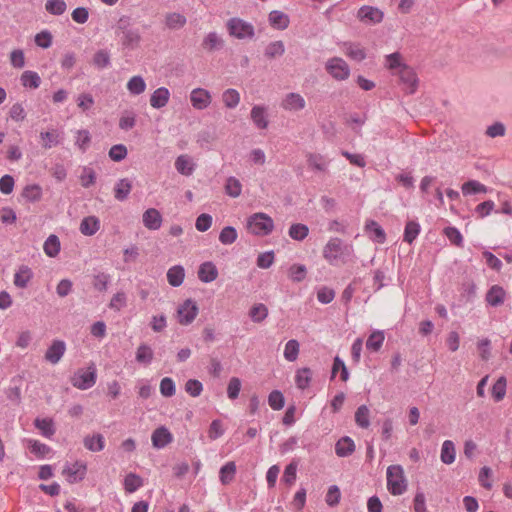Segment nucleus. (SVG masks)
I'll use <instances>...</instances> for the list:
<instances>
[{
	"mask_svg": "<svg viewBox=\"0 0 512 512\" xmlns=\"http://www.w3.org/2000/svg\"><path fill=\"white\" fill-rule=\"evenodd\" d=\"M218 277L217 267L213 262L207 261L202 263L198 269V278L203 283H211Z\"/></svg>",
	"mask_w": 512,
	"mask_h": 512,
	"instance_id": "obj_16",
	"label": "nucleus"
},
{
	"mask_svg": "<svg viewBox=\"0 0 512 512\" xmlns=\"http://www.w3.org/2000/svg\"><path fill=\"white\" fill-rule=\"evenodd\" d=\"M175 168L180 174L184 176L192 175L195 170L194 164L192 163L190 157L187 155H180L176 158Z\"/></svg>",
	"mask_w": 512,
	"mask_h": 512,
	"instance_id": "obj_33",
	"label": "nucleus"
},
{
	"mask_svg": "<svg viewBox=\"0 0 512 512\" xmlns=\"http://www.w3.org/2000/svg\"><path fill=\"white\" fill-rule=\"evenodd\" d=\"M211 94L204 88H195L190 93V101L192 106L197 110L207 108L211 103Z\"/></svg>",
	"mask_w": 512,
	"mask_h": 512,
	"instance_id": "obj_13",
	"label": "nucleus"
},
{
	"mask_svg": "<svg viewBox=\"0 0 512 512\" xmlns=\"http://www.w3.org/2000/svg\"><path fill=\"white\" fill-rule=\"evenodd\" d=\"M143 486V479L135 474L129 473L124 479V489L127 493H133Z\"/></svg>",
	"mask_w": 512,
	"mask_h": 512,
	"instance_id": "obj_45",
	"label": "nucleus"
},
{
	"mask_svg": "<svg viewBox=\"0 0 512 512\" xmlns=\"http://www.w3.org/2000/svg\"><path fill=\"white\" fill-rule=\"evenodd\" d=\"M299 342L295 339L289 340L284 349V357L287 361L293 362L297 359L299 354Z\"/></svg>",
	"mask_w": 512,
	"mask_h": 512,
	"instance_id": "obj_59",
	"label": "nucleus"
},
{
	"mask_svg": "<svg viewBox=\"0 0 512 512\" xmlns=\"http://www.w3.org/2000/svg\"><path fill=\"white\" fill-rule=\"evenodd\" d=\"M507 380L500 376L492 386L491 394L495 402H500L506 395Z\"/></svg>",
	"mask_w": 512,
	"mask_h": 512,
	"instance_id": "obj_38",
	"label": "nucleus"
},
{
	"mask_svg": "<svg viewBox=\"0 0 512 512\" xmlns=\"http://www.w3.org/2000/svg\"><path fill=\"white\" fill-rule=\"evenodd\" d=\"M225 192L230 197L237 198L241 195L242 184L236 177L230 176L226 180Z\"/></svg>",
	"mask_w": 512,
	"mask_h": 512,
	"instance_id": "obj_48",
	"label": "nucleus"
},
{
	"mask_svg": "<svg viewBox=\"0 0 512 512\" xmlns=\"http://www.w3.org/2000/svg\"><path fill=\"white\" fill-rule=\"evenodd\" d=\"M235 475L236 464L233 461H229L220 468L219 480L221 484L228 485L234 480Z\"/></svg>",
	"mask_w": 512,
	"mask_h": 512,
	"instance_id": "obj_34",
	"label": "nucleus"
},
{
	"mask_svg": "<svg viewBox=\"0 0 512 512\" xmlns=\"http://www.w3.org/2000/svg\"><path fill=\"white\" fill-rule=\"evenodd\" d=\"M249 316L253 322L260 323L268 316V309L262 303L255 304L251 307Z\"/></svg>",
	"mask_w": 512,
	"mask_h": 512,
	"instance_id": "obj_55",
	"label": "nucleus"
},
{
	"mask_svg": "<svg viewBox=\"0 0 512 512\" xmlns=\"http://www.w3.org/2000/svg\"><path fill=\"white\" fill-rule=\"evenodd\" d=\"M387 489L394 496L402 495L407 490V480L401 465H390L386 472Z\"/></svg>",
	"mask_w": 512,
	"mask_h": 512,
	"instance_id": "obj_3",
	"label": "nucleus"
},
{
	"mask_svg": "<svg viewBox=\"0 0 512 512\" xmlns=\"http://www.w3.org/2000/svg\"><path fill=\"white\" fill-rule=\"evenodd\" d=\"M455 445L451 440H445L442 444L440 459L444 464L450 465L455 461Z\"/></svg>",
	"mask_w": 512,
	"mask_h": 512,
	"instance_id": "obj_35",
	"label": "nucleus"
},
{
	"mask_svg": "<svg viewBox=\"0 0 512 512\" xmlns=\"http://www.w3.org/2000/svg\"><path fill=\"white\" fill-rule=\"evenodd\" d=\"M186 24V18L180 13H169L166 16V26L170 29H178Z\"/></svg>",
	"mask_w": 512,
	"mask_h": 512,
	"instance_id": "obj_63",
	"label": "nucleus"
},
{
	"mask_svg": "<svg viewBox=\"0 0 512 512\" xmlns=\"http://www.w3.org/2000/svg\"><path fill=\"white\" fill-rule=\"evenodd\" d=\"M185 278V270L181 265H175L167 271V281L172 287H179L182 285Z\"/></svg>",
	"mask_w": 512,
	"mask_h": 512,
	"instance_id": "obj_26",
	"label": "nucleus"
},
{
	"mask_svg": "<svg viewBox=\"0 0 512 512\" xmlns=\"http://www.w3.org/2000/svg\"><path fill=\"white\" fill-rule=\"evenodd\" d=\"M268 21L269 24L277 30H285L290 23L289 16L280 10L271 11L268 16Z\"/></svg>",
	"mask_w": 512,
	"mask_h": 512,
	"instance_id": "obj_21",
	"label": "nucleus"
},
{
	"mask_svg": "<svg viewBox=\"0 0 512 512\" xmlns=\"http://www.w3.org/2000/svg\"><path fill=\"white\" fill-rule=\"evenodd\" d=\"M96 380V368L92 363L87 370L78 369L71 377V384L77 389L87 390L95 385Z\"/></svg>",
	"mask_w": 512,
	"mask_h": 512,
	"instance_id": "obj_5",
	"label": "nucleus"
},
{
	"mask_svg": "<svg viewBox=\"0 0 512 512\" xmlns=\"http://www.w3.org/2000/svg\"><path fill=\"white\" fill-rule=\"evenodd\" d=\"M40 138L43 141L42 147L45 149H50L60 143V134L57 130L41 132Z\"/></svg>",
	"mask_w": 512,
	"mask_h": 512,
	"instance_id": "obj_44",
	"label": "nucleus"
},
{
	"mask_svg": "<svg viewBox=\"0 0 512 512\" xmlns=\"http://www.w3.org/2000/svg\"><path fill=\"white\" fill-rule=\"evenodd\" d=\"M132 190V182L128 178L117 181L114 187V197L118 201H125Z\"/></svg>",
	"mask_w": 512,
	"mask_h": 512,
	"instance_id": "obj_24",
	"label": "nucleus"
},
{
	"mask_svg": "<svg viewBox=\"0 0 512 512\" xmlns=\"http://www.w3.org/2000/svg\"><path fill=\"white\" fill-rule=\"evenodd\" d=\"M86 449L92 452H100L105 447V439L102 434L97 433L92 436H86L83 440Z\"/></svg>",
	"mask_w": 512,
	"mask_h": 512,
	"instance_id": "obj_30",
	"label": "nucleus"
},
{
	"mask_svg": "<svg viewBox=\"0 0 512 512\" xmlns=\"http://www.w3.org/2000/svg\"><path fill=\"white\" fill-rule=\"evenodd\" d=\"M222 100L227 108L234 109L240 102V94L236 89L229 88L223 92Z\"/></svg>",
	"mask_w": 512,
	"mask_h": 512,
	"instance_id": "obj_46",
	"label": "nucleus"
},
{
	"mask_svg": "<svg viewBox=\"0 0 512 512\" xmlns=\"http://www.w3.org/2000/svg\"><path fill=\"white\" fill-rule=\"evenodd\" d=\"M421 231L420 224L415 220H409L406 222L404 233H403V241L412 244L415 239L418 237Z\"/></svg>",
	"mask_w": 512,
	"mask_h": 512,
	"instance_id": "obj_32",
	"label": "nucleus"
},
{
	"mask_svg": "<svg viewBox=\"0 0 512 512\" xmlns=\"http://www.w3.org/2000/svg\"><path fill=\"white\" fill-rule=\"evenodd\" d=\"M461 190L464 196H468L481 193L486 194L489 188L477 180H468L462 184Z\"/></svg>",
	"mask_w": 512,
	"mask_h": 512,
	"instance_id": "obj_27",
	"label": "nucleus"
},
{
	"mask_svg": "<svg viewBox=\"0 0 512 512\" xmlns=\"http://www.w3.org/2000/svg\"><path fill=\"white\" fill-rule=\"evenodd\" d=\"M198 310L199 309L195 301L191 299L185 300L177 310L179 323L182 325L192 323L198 314Z\"/></svg>",
	"mask_w": 512,
	"mask_h": 512,
	"instance_id": "obj_9",
	"label": "nucleus"
},
{
	"mask_svg": "<svg viewBox=\"0 0 512 512\" xmlns=\"http://www.w3.org/2000/svg\"><path fill=\"white\" fill-rule=\"evenodd\" d=\"M127 153V147L124 144H115L110 148L108 155L111 160L120 162L126 158Z\"/></svg>",
	"mask_w": 512,
	"mask_h": 512,
	"instance_id": "obj_64",
	"label": "nucleus"
},
{
	"mask_svg": "<svg viewBox=\"0 0 512 512\" xmlns=\"http://www.w3.org/2000/svg\"><path fill=\"white\" fill-rule=\"evenodd\" d=\"M128 91L133 95H140L146 89V83L141 76H133L127 83Z\"/></svg>",
	"mask_w": 512,
	"mask_h": 512,
	"instance_id": "obj_52",
	"label": "nucleus"
},
{
	"mask_svg": "<svg viewBox=\"0 0 512 512\" xmlns=\"http://www.w3.org/2000/svg\"><path fill=\"white\" fill-rule=\"evenodd\" d=\"M246 226L255 236H268L274 229V221L268 214L257 212L248 217Z\"/></svg>",
	"mask_w": 512,
	"mask_h": 512,
	"instance_id": "obj_2",
	"label": "nucleus"
},
{
	"mask_svg": "<svg viewBox=\"0 0 512 512\" xmlns=\"http://www.w3.org/2000/svg\"><path fill=\"white\" fill-rule=\"evenodd\" d=\"M443 232L453 245L463 247V236L458 228L449 226L444 228Z\"/></svg>",
	"mask_w": 512,
	"mask_h": 512,
	"instance_id": "obj_60",
	"label": "nucleus"
},
{
	"mask_svg": "<svg viewBox=\"0 0 512 512\" xmlns=\"http://www.w3.org/2000/svg\"><path fill=\"white\" fill-rule=\"evenodd\" d=\"M305 105V99L300 94L294 92L287 94L282 102V107L290 111H300L305 108Z\"/></svg>",
	"mask_w": 512,
	"mask_h": 512,
	"instance_id": "obj_18",
	"label": "nucleus"
},
{
	"mask_svg": "<svg viewBox=\"0 0 512 512\" xmlns=\"http://www.w3.org/2000/svg\"><path fill=\"white\" fill-rule=\"evenodd\" d=\"M268 404L273 410H281L285 405V398L280 390H273L268 396Z\"/></svg>",
	"mask_w": 512,
	"mask_h": 512,
	"instance_id": "obj_61",
	"label": "nucleus"
},
{
	"mask_svg": "<svg viewBox=\"0 0 512 512\" xmlns=\"http://www.w3.org/2000/svg\"><path fill=\"white\" fill-rule=\"evenodd\" d=\"M227 28L230 35L237 39H251L255 34L253 25L240 18H231L228 20Z\"/></svg>",
	"mask_w": 512,
	"mask_h": 512,
	"instance_id": "obj_6",
	"label": "nucleus"
},
{
	"mask_svg": "<svg viewBox=\"0 0 512 512\" xmlns=\"http://www.w3.org/2000/svg\"><path fill=\"white\" fill-rule=\"evenodd\" d=\"M34 426L41 431V434L46 438H51L55 432V424L52 418H36Z\"/></svg>",
	"mask_w": 512,
	"mask_h": 512,
	"instance_id": "obj_29",
	"label": "nucleus"
},
{
	"mask_svg": "<svg viewBox=\"0 0 512 512\" xmlns=\"http://www.w3.org/2000/svg\"><path fill=\"white\" fill-rule=\"evenodd\" d=\"M507 292L505 289L498 285H492L485 294V302L487 306L497 308L505 303Z\"/></svg>",
	"mask_w": 512,
	"mask_h": 512,
	"instance_id": "obj_10",
	"label": "nucleus"
},
{
	"mask_svg": "<svg viewBox=\"0 0 512 512\" xmlns=\"http://www.w3.org/2000/svg\"><path fill=\"white\" fill-rule=\"evenodd\" d=\"M340 372V379L346 382L349 379V371L346 367L344 361L336 356L333 361L332 370H331V379L335 378L337 373Z\"/></svg>",
	"mask_w": 512,
	"mask_h": 512,
	"instance_id": "obj_42",
	"label": "nucleus"
},
{
	"mask_svg": "<svg viewBox=\"0 0 512 512\" xmlns=\"http://www.w3.org/2000/svg\"><path fill=\"white\" fill-rule=\"evenodd\" d=\"M60 240L58 236L51 234L44 242L43 249L47 256L56 257L60 252Z\"/></svg>",
	"mask_w": 512,
	"mask_h": 512,
	"instance_id": "obj_37",
	"label": "nucleus"
},
{
	"mask_svg": "<svg viewBox=\"0 0 512 512\" xmlns=\"http://www.w3.org/2000/svg\"><path fill=\"white\" fill-rule=\"evenodd\" d=\"M80 183L84 188H89L96 182V172L93 168L89 166H84L82 168L81 174L79 176Z\"/></svg>",
	"mask_w": 512,
	"mask_h": 512,
	"instance_id": "obj_53",
	"label": "nucleus"
},
{
	"mask_svg": "<svg viewBox=\"0 0 512 512\" xmlns=\"http://www.w3.org/2000/svg\"><path fill=\"white\" fill-rule=\"evenodd\" d=\"M384 340V331H373L366 340V349L369 350L370 352H378L381 349Z\"/></svg>",
	"mask_w": 512,
	"mask_h": 512,
	"instance_id": "obj_31",
	"label": "nucleus"
},
{
	"mask_svg": "<svg viewBox=\"0 0 512 512\" xmlns=\"http://www.w3.org/2000/svg\"><path fill=\"white\" fill-rule=\"evenodd\" d=\"M170 99V91L166 87L157 88L150 97V105L155 109H161L167 105Z\"/></svg>",
	"mask_w": 512,
	"mask_h": 512,
	"instance_id": "obj_20",
	"label": "nucleus"
},
{
	"mask_svg": "<svg viewBox=\"0 0 512 512\" xmlns=\"http://www.w3.org/2000/svg\"><path fill=\"white\" fill-rule=\"evenodd\" d=\"M312 371L310 368L304 367L296 372L295 383L297 388L305 390L311 381Z\"/></svg>",
	"mask_w": 512,
	"mask_h": 512,
	"instance_id": "obj_43",
	"label": "nucleus"
},
{
	"mask_svg": "<svg viewBox=\"0 0 512 512\" xmlns=\"http://www.w3.org/2000/svg\"><path fill=\"white\" fill-rule=\"evenodd\" d=\"M92 63L100 70L108 68L111 65L110 53L106 49L98 50L93 56Z\"/></svg>",
	"mask_w": 512,
	"mask_h": 512,
	"instance_id": "obj_41",
	"label": "nucleus"
},
{
	"mask_svg": "<svg viewBox=\"0 0 512 512\" xmlns=\"http://www.w3.org/2000/svg\"><path fill=\"white\" fill-rule=\"evenodd\" d=\"M87 472V465L83 462L76 461L72 466L66 465L63 468L62 474L67 476V481L74 484L82 481Z\"/></svg>",
	"mask_w": 512,
	"mask_h": 512,
	"instance_id": "obj_11",
	"label": "nucleus"
},
{
	"mask_svg": "<svg viewBox=\"0 0 512 512\" xmlns=\"http://www.w3.org/2000/svg\"><path fill=\"white\" fill-rule=\"evenodd\" d=\"M33 278V272L27 265H21L14 274V285L18 288H26Z\"/></svg>",
	"mask_w": 512,
	"mask_h": 512,
	"instance_id": "obj_25",
	"label": "nucleus"
},
{
	"mask_svg": "<svg viewBox=\"0 0 512 512\" xmlns=\"http://www.w3.org/2000/svg\"><path fill=\"white\" fill-rule=\"evenodd\" d=\"M289 277L294 282H302L307 275L306 266L303 264H293L288 270Z\"/></svg>",
	"mask_w": 512,
	"mask_h": 512,
	"instance_id": "obj_58",
	"label": "nucleus"
},
{
	"mask_svg": "<svg viewBox=\"0 0 512 512\" xmlns=\"http://www.w3.org/2000/svg\"><path fill=\"white\" fill-rule=\"evenodd\" d=\"M114 29L123 49L134 50L139 46L142 39L141 33L138 28L133 27L131 17L126 15L120 17Z\"/></svg>",
	"mask_w": 512,
	"mask_h": 512,
	"instance_id": "obj_1",
	"label": "nucleus"
},
{
	"mask_svg": "<svg viewBox=\"0 0 512 512\" xmlns=\"http://www.w3.org/2000/svg\"><path fill=\"white\" fill-rule=\"evenodd\" d=\"M398 74L400 81L405 85L406 92L408 94L415 93L419 80L414 69L406 65L398 71Z\"/></svg>",
	"mask_w": 512,
	"mask_h": 512,
	"instance_id": "obj_12",
	"label": "nucleus"
},
{
	"mask_svg": "<svg viewBox=\"0 0 512 512\" xmlns=\"http://www.w3.org/2000/svg\"><path fill=\"white\" fill-rule=\"evenodd\" d=\"M153 350L145 343L139 345L136 351L135 359L138 363L148 365L153 360Z\"/></svg>",
	"mask_w": 512,
	"mask_h": 512,
	"instance_id": "obj_40",
	"label": "nucleus"
},
{
	"mask_svg": "<svg viewBox=\"0 0 512 512\" xmlns=\"http://www.w3.org/2000/svg\"><path fill=\"white\" fill-rule=\"evenodd\" d=\"M323 256L331 265L338 266L347 259V247L340 238H331L323 249Z\"/></svg>",
	"mask_w": 512,
	"mask_h": 512,
	"instance_id": "obj_4",
	"label": "nucleus"
},
{
	"mask_svg": "<svg viewBox=\"0 0 512 512\" xmlns=\"http://www.w3.org/2000/svg\"><path fill=\"white\" fill-rule=\"evenodd\" d=\"M237 237L238 233L235 227L225 226L219 234V241L223 245H230L236 241Z\"/></svg>",
	"mask_w": 512,
	"mask_h": 512,
	"instance_id": "obj_56",
	"label": "nucleus"
},
{
	"mask_svg": "<svg viewBox=\"0 0 512 512\" xmlns=\"http://www.w3.org/2000/svg\"><path fill=\"white\" fill-rule=\"evenodd\" d=\"M152 445L161 449L167 446L170 442H172L173 437L171 432L164 426L158 427L155 429L151 436Z\"/></svg>",
	"mask_w": 512,
	"mask_h": 512,
	"instance_id": "obj_15",
	"label": "nucleus"
},
{
	"mask_svg": "<svg viewBox=\"0 0 512 512\" xmlns=\"http://www.w3.org/2000/svg\"><path fill=\"white\" fill-rule=\"evenodd\" d=\"M365 230L369 237L378 244L386 241V233L384 229L374 220H369L365 224Z\"/></svg>",
	"mask_w": 512,
	"mask_h": 512,
	"instance_id": "obj_19",
	"label": "nucleus"
},
{
	"mask_svg": "<svg viewBox=\"0 0 512 512\" xmlns=\"http://www.w3.org/2000/svg\"><path fill=\"white\" fill-rule=\"evenodd\" d=\"M66 351V344L63 340H53L45 353V359L51 364H57Z\"/></svg>",
	"mask_w": 512,
	"mask_h": 512,
	"instance_id": "obj_14",
	"label": "nucleus"
},
{
	"mask_svg": "<svg viewBox=\"0 0 512 512\" xmlns=\"http://www.w3.org/2000/svg\"><path fill=\"white\" fill-rule=\"evenodd\" d=\"M21 84L25 88L37 89L41 84V78L39 74L35 71L27 70L24 71L21 75Z\"/></svg>",
	"mask_w": 512,
	"mask_h": 512,
	"instance_id": "obj_36",
	"label": "nucleus"
},
{
	"mask_svg": "<svg viewBox=\"0 0 512 512\" xmlns=\"http://www.w3.org/2000/svg\"><path fill=\"white\" fill-rule=\"evenodd\" d=\"M335 452L339 457H345L352 454V438L344 436L339 439L335 445Z\"/></svg>",
	"mask_w": 512,
	"mask_h": 512,
	"instance_id": "obj_49",
	"label": "nucleus"
},
{
	"mask_svg": "<svg viewBox=\"0 0 512 512\" xmlns=\"http://www.w3.org/2000/svg\"><path fill=\"white\" fill-rule=\"evenodd\" d=\"M45 9L51 15L60 16L66 11L67 5L64 0H47Z\"/></svg>",
	"mask_w": 512,
	"mask_h": 512,
	"instance_id": "obj_51",
	"label": "nucleus"
},
{
	"mask_svg": "<svg viewBox=\"0 0 512 512\" xmlns=\"http://www.w3.org/2000/svg\"><path fill=\"white\" fill-rule=\"evenodd\" d=\"M43 190L39 184H28L26 185L22 192L21 197L24 198L29 203H36L42 199Z\"/></svg>",
	"mask_w": 512,
	"mask_h": 512,
	"instance_id": "obj_22",
	"label": "nucleus"
},
{
	"mask_svg": "<svg viewBox=\"0 0 512 512\" xmlns=\"http://www.w3.org/2000/svg\"><path fill=\"white\" fill-rule=\"evenodd\" d=\"M284 52H285L284 43H283V41L278 40V41L271 42L266 46L264 55L269 59H273V58L282 56L284 54Z\"/></svg>",
	"mask_w": 512,
	"mask_h": 512,
	"instance_id": "obj_50",
	"label": "nucleus"
},
{
	"mask_svg": "<svg viewBox=\"0 0 512 512\" xmlns=\"http://www.w3.org/2000/svg\"><path fill=\"white\" fill-rule=\"evenodd\" d=\"M251 119L258 129H266L268 120L266 116V108L264 106L255 105L251 109Z\"/></svg>",
	"mask_w": 512,
	"mask_h": 512,
	"instance_id": "obj_28",
	"label": "nucleus"
},
{
	"mask_svg": "<svg viewBox=\"0 0 512 512\" xmlns=\"http://www.w3.org/2000/svg\"><path fill=\"white\" fill-rule=\"evenodd\" d=\"M100 228V221L96 216H87L82 219L79 230L85 236H93Z\"/></svg>",
	"mask_w": 512,
	"mask_h": 512,
	"instance_id": "obj_23",
	"label": "nucleus"
},
{
	"mask_svg": "<svg viewBox=\"0 0 512 512\" xmlns=\"http://www.w3.org/2000/svg\"><path fill=\"white\" fill-rule=\"evenodd\" d=\"M354 421L360 428H368L370 425V411L366 405H361L354 413Z\"/></svg>",
	"mask_w": 512,
	"mask_h": 512,
	"instance_id": "obj_39",
	"label": "nucleus"
},
{
	"mask_svg": "<svg viewBox=\"0 0 512 512\" xmlns=\"http://www.w3.org/2000/svg\"><path fill=\"white\" fill-rule=\"evenodd\" d=\"M221 46L222 40L220 39L216 32L208 33L202 42V47L208 51L217 50Z\"/></svg>",
	"mask_w": 512,
	"mask_h": 512,
	"instance_id": "obj_57",
	"label": "nucleus"
},
{
	"mask_svg": "<svg viewBox=\"0 0 512 512\" xmlns=\"http://www.w3.org/2000/svg\"><path fill=\"white\" fill-rule=\"evenodd\" d=\"M357 18L365 25H376L383 21L384 12L377 7L364 5L359 8Z\"/></svg>",
	"mask_w": 512,
	"mask_h": 512,
	"instance_id": "obj_7",
	"label": "nucleus"
},
{
	"mask_svg": "<svg viewBox=\"0 0 512 512\" xmlns=\"http://www.w3.org/2000/svg\"><path fill=\"white\" fill-rule=\"evenodd\" d=\"M298 467V461L292 460L284 469L282 481L288 485H291L296 480V472Z\"/></svg>",
	"mask_w": 512,
	"mask_h": 512,
	"instance_id": "obj_62",
	"label": "nucleus"
},
{
	"mask_svg": "<svg viewBox=\"0 0 512 512\" xmlns=\"http://www.w3.org/2000/svg\"><path fill=\"white\" fill-rule=\"evenodd\" d=\"M29 449L37 458H44L51 452V448L38 440H29Z\"/></svg>",
	"mask_w": 512,
	"mask_h": 512,
	"instance_id": "obj_54",
	"label": "nucleus"
},
{
	"mask_svg": "<svg viewBox=\"0 0 512 512\" xmlns=\"http://www.w3.org/2000/svg\"><path fill=\"white\" fill-rule=\"evenodd\" d=\"M143 224L149 230H158L162 224V216L155 208H149L143 213Z\"/></svg>",
	"mask_w": 512,
	"mask_h": 512,
	"instance_id": "obj_17",
	"label": "nucleus"
},
{
	"mask_svg": "<svg viewBox=\"0 0 512 512\" xmlns=\"http://www.w3.org/2000/svg\"><path fill=\"white\" fill-rule=\"evenodd\" d=\"M326 70L336 80L347 79L350 75L349 65L338 57H334L326 63Z\"/></svg>",
	"mask_w": 512,
	"mask_h": 512,
	"instance_id": "obj_8",
	"label": "nucleus"
},
{
	"mask_svg": "<svg viewBox=\"0 0 512 512\" xmlns=\"http://www.w3.org/2000/svg\"><path fill=\"white\" fill-rule=\"evenodd\" d=\"M308 233V226L302 223L292 224L288 231L289 236L296 241L304 240L308 236Z\"/></svg>",
	"mask_w": 512,
	"mask_h": 512,
	"instance_id": "obj_47",
	"label": "nucleus"
}]
</instances>
